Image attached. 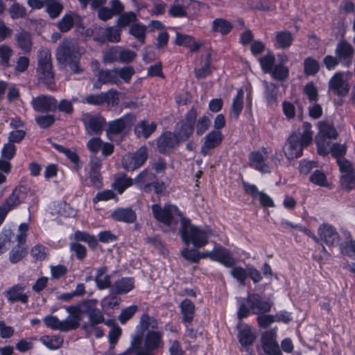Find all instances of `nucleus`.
Wrapping results in <instances>:
<instances>
[{
	"mask_svg": "<svg viewBox=\"0 0 355 355\" xmlns=\"http://www.w3.org/2000/svg\"><path fill=\"white\" fill-rule=\"evenodd\" d=\"M134 67L126 66L112 69V84L120 85L122 82L129 83L135 74Z\"/></svg>",
	"mask_w": 355,
	"mask_h": 355,
	"instance_id": "a878e982",
	"label": "nucleus"
},
{
	"mask_svg": "<svg viewBox=\"0 0 355 355\" xmlns=\"http://www.w3.org/2000/svg\"><path fill=\"white\" fill-rule=\"evenodd\" d=\"M137 311L138 306L137 305H131L121 311L118 317V320L122 324H124L136 313Z\"/></svg>",
	"mask_w": 355,
	"mask_h": 355,
	"instance_id": "680f3d73",
	"label": "nucleus"
},
{
	"mask_svg": "<svg viewBox=\"0 0 355 355\" xmlns=\"http://www.w3.org/2000/svg\"><path fill=\"white\" fill-rule=\"evenodd\" d=\"M17 46L24 53H28L32 50V37L29 32L21 30L15 36Z\"/></svg>",
	"mask_w": 355,
	"mask_h": 355,
	"instance_id": "c85d7f7f",
	"label": "nucleus"
},
{
	"mask_svg": "<svg viewBox=\"0 0 355 355\" xmlns=\"http://www.w3.org/2000/svg\"><path fill=\"white\" fill-rule=\"evenodd\" d=\"M354 53V48L347 40H341L337 44L335 54L345 66L349 67L352 64Z\"/></svg>",
	"mask_w": 355,
	"mask_h": 355,
	"instance_id": "dca6fc26",
	"label": "nucleus"
},
{
	"mask_svg": "<svg viewBox=\"0 0 355 355\" xmlns=\"http://www.w3.org/2000/svg\"><path fill=\"white\" fill-rule=\"evenodd\" d=\"M180 141L175 134L171 132L162 133L157 139V148L162 154L169 153Z\"/></svg>",
	"mask_w": 355,
	"mask_h": 355,
	"instance_id": "aec40b11",
	"label": "nucleus"
},
{
	"mask_svg": "<svg viewBox=\"0 0 355 355\" xmlns=\"http://www.w3.org/2000/svg\"><path fill=\"white\" fill-rule=\"evenodd\" d=\"M26 288V286L24 284H17L6 290L3 294L7 300L11 304L15 302L26 304L29 295L25 292Z\"/></svg>",
	"mask_w": 355,
	"mask_h": 355,
	"instance_id": "6ab92c4d",
	"label": "nucleus"
},
{
	"mask_svg": "<svg viewBox=\"0 0 355 355\" xmlns=\"http://www.w3.org/2000/svg\"><path fill=\"white\" fill-rule=\"evenodd\" d=\"M157 124L155 122L148 123L147 121H139L135 127V133L137 137L148 138L157 129Z\"/></svg>",
	"mask_w": 355,
	"mask_h": 355,
	"instance_id": "7c9ffc66",
	"label": "nucleus"
},
{
	"mask_svg": "<svg viewBox=\"0 0 355 355\" xmlns=\"http://www.w3.org/2000/svg\"><path fill=\"white\" fill-rule=\"evenodd\" d=\"M137 16L133 12H123L119 17L116 24L123 28L130 26L131 24L137 21Z\"/></svg>",
	"mask_w": 355,
	"mask_h": 355,
	"instance_id": "3c124183",
	"label": "nucleus"
},
{
	"mask_svg": "<svg viewBox=\"0 0 355 355\" xmlns=\"http://www.w3.org/2000/svg\"><path fill=\"white\" fill-rule=\"evenodd\" d=\"M37 76L38 80L46 85L54 83L51 53L47 48H41L38 52Z\"/></svg>",
	"mask_w": 355,
	"mask_h": 355,
	"instance_id": "39448f33",
	"label": "nucleus"
},
{
	"mask_svg": "<svg viewBox=\"0 0 355 355\" xmlns=\"http://www.w3.org/2000/svg\"><path fill=\"white\" fill-rule=\"evenodd\" d=\"M262 85L264 89L263 95L267 104L272 105L277 102L279 92L278 86L273 83L266 80H263Z\"/></svg>",
	"mask_w": 355,
	"mask_h": 355,
	"instance_id": "473e14b6",
	"label": "nucleus"
},
{
	"mask_svg": "<svg viewBox=\"0 0 355 355\" xmlns=\"http://www.w3.org/2000/svg\"><path fill=\"white\" fill-rule=\"evenodd\" d=\"M262 70L269 73L275 66V56L272 54H267L259 59Z\"/></svg>",
	"mask_w": 355,
	"mask_h": 355,
	"instance_id": "13d9d810",
	"label": "nucleus"
},
{
	"mask_svg": "<svg viewBox=\"0 0 355 355\" xmlns=\"http://www.w3.org/2000/svg\"><path fill=\"white\" fill-rule=\"evenodd\" d=\"M197 116V110L192 107L185 114L184 119L177 123L175 135L180 141H186L192 135Z\"/></svg>",
	"mask_w": 355,
	"mask_h": 355,
	"instance_id": "6e6552de",
	"label": "nucleus"
},
{
	"mask_svg": "<svg viewBox=\"0 0 355 355\" xmlns=\"http://www.w3.org/2000/svg\"><path fill=\"white\" fill-rule=\"evenodd\" d=\"M193 0H175L171 5L169 14L174 17H182L186 15L187 10Z\"/></svg>",
	"mask_w": 355,
	"mask_h": 355,
	"instance_id": "f704fd0d",
	"label": "nucleus"
},
{
	"mask_svg": "<svg viewBox=\"0 0 355 355\" xmlns=\"http://www.w3.org/2000/svg\"><path fill=\"white\" fill-rule=\"evenodd\" d=\"M97 300H89L83 302V312L89 313V322L83 325V329L87 334L92 333V327L103 321V316L101 312L96 309Z\"/></svg>",
	"mask_w": 355,
	"mask_h": 355,
	"instance_id": "9b49d317",
	"label": "nucleus"
},
{
	"mask_svg": "<svg viewBox=\"0 0 355 355\" xmlns=\"http://www.w3.org/2000/svg\"><path fill=\"white\" fill-rule=\"evenodd\" d=\"M134 180L128 177L125 173H117L114 176V182L112 184V189L121 194L124 191L132 186Z\"/></svg>",
	"mask_w": 355,
	"mask_h": 355,
	"instance_id": "72a5a7b5",
	"label": "nucleus"
},
{
	"mask_svg": "<svg viewBox=\"0 0 355 355\" xmlns=\"http://www.w3.org/2000/svg\"><path fill=\"white\" fill-rule=\"evenodd\" d=\"M137 57V53L130 49L121 46H112V62L117 61L121 63H130Z\"/></svg>",
	"mask_w": 355,
	"mask_h": 355,
	"instance_id": "cd10ccee",
	"label": "nucleus"
},
{
	"mask_svg": "<svg viewBox=\"0 0 355 355\" xmlns=\"http://www.w3.org/2000/svg\"><path fill=\"white\" fill-rule=\"evenodd\" d=\"M112 218L119 221L133 223L137 220V214L130 207H121L112 211Z\"/></svg>",
	"mask_w": 355,
	"mask_h": 355,
	"instance_id": "c756f323",
	"label": "nucleus"
},
{
	"mask_svg": "<svg viewBox=\"0 0 355 355\" xmlns=\"http://www.w3.org/2000/svg\"><path fill=\"white\" fill-rule=\"evenodd\" d=\"M330 139L331 138L320 135L316 136L315 142L318 154L324 156L329 153L331 148L330 146Z\"/></svg>",
	"mask_w": 355,
	"mask_h": 355,
	"instance_id": "49530a36",
	"label": "nucleus"
},
{
	"mask_svg": "<svg viewBox=\"0 0 355 355\" xmlns=\"http://www.w3.org/2000/svg\"><path fill=\"white\" fill-rule=\"evenodd\" d=\"M146 26L135 22L131 24L128 33L137 39L140 44H144L146 42Z\"/></svg>",
	"mask_w": 355,
	"mask_h": 355,
	"instance_id": "ea45409f",
	"label": "nucleus"
},
{
	"mask_svg": "<svg viewBox=\"0 0 355 355\" xmlns=\"http://www.w3.org/2000/svg\"><path fill=\"white\" fill-rule=\"evenodd\" d=\"M162 336L163 333L161 331H148L144 338V350H140L135 355H154V351L164 346Z\"/></svg>",
	"mask_w": 355,
	"mask_h": 355,
	"instance_id": "f8f14e48",
	"label": "nucleus"
},
{
	"mask_svg": "<svg viewBox=\"0 0 355 355\" xmlns=\"http://www.w3.org/2000/svg\"><path fill=\"white\" fill-rule=\"evenodd\" d=\"M40 340L46 347L51 349H58L63 343V339L59 336H44Z\"/></svg>",
	"mask_w": 355,
	"mask_h": 355,
	"instance_id": "8fccbe9b",
	"label": "nucleus"
},
{
	"mask_svg": "<svg viewBox=\"0 0 355 355\" xmlns=\"http://www.w3.org/2000/svg\"><path fill=\"white\" fill-rule=\"evenodd\" d=\"M111 97V90L107 92L101 93L97 95H89L82 100V103H88L89 105H100L105 103H109Z\"/></svg>",
	"mask_w": 355,
	"mask_h": 355,
	"instance_id": "c03bdc74",
	"label": "nucleus"
},
{
	"mask_svg": "<svg viewBox=\"0 0 355 355\" xmlns=\"http://www.w3.org/2000/svg\"><path fill=\"white\" fill-rule=\"evenodd\" d=\"M27 254L26 246L17 245L12 249L9 254V260L12 263H16L21 260Z\"/></svg>",
	"mask_w": 355,
	"mask_h": 355,
	"instance_id": "5fc2aeb1",
	"label": "nucleus"
},
{
	"mask_svg": "<svg viewBox=\"0 0 355 355\" xmlns=\"http://www.w3.org/2000/svg\"><path fill=\"white\" fill-rule=\"evenodd\" d=\"M179 232L184 244L188 245L192 243L197 248L205 246L208 243L209 237L212 235L210 227L194 225L191 224L189 218L184 219L182 227H180Z\"/></svg>",
	"mask_w": 355,
	"mask_h": 355,
	"instance_id": "7ed1b4c3",
	"label": "nucleus"
},
{
	"mask_svg": "<svg viewBox=\"0 0 355 355\" xmlns=\"http://www.w3.org/2000/svg\"><path fill=\"white\" fill-rule=\"evenodd\" d=\"M140 325L144 330L151 328L153 329H157L158 326L157 321L148 314H143L140 318Z\"/></svg>",
	"mask_w": 355,
	"mask_h": 355,
	"instance_id": "e2e57ef3",
	"label": "nucleus"
},
{
	"mask_svg": "<svg viewBox=\"0 0 355 355\" xmlns=\"http://www.w3.org/2000/svg\"><path fill=\"white\" fill-rule=\"evenodd\" d=\"M27 189L25 186L19 185L7 198L0 206V225L3 222L8 213L16 208L26 197Z\"/></svg>",
	"mask_w": 355,
	"mask_h": 355,
	"instance_id": "0eeeda50",
	"label": "nucleus"
},
{
	"mask_svg": "<svg viewBox=\"0 0 355 355\" xmlns=\"http://www.w3.org/2000/svg\"><path fill=\"white\" fill-rule=\"evenodd\" d=\"M80 58V47L74 39L63 40L56 49L55 58L58 62L64 66H69L74 73H79L83 71L79 66Z\"/></svg>",
	"mask_w": 355,
	"mask_h": 355,
	"instance_id": "f03ea898",
	"label": "nucleus"
},
{
	"mask_svg": "<svg viewBox=\"0 0 355 355\" xmlns=\"http://www.w3.org/2000/svg\"><path fill=\"white\" fill-rule=\"evenodd\" d=\"M232 24L223 18H216L212 21L211 31L221 35L228 34L232 29Z\"/></svg>",
	"mask_w": 355,
	"mask_h": 355,
	"instance_id": "a19ab883",
	"label": "nucleus"
},
{
	"mask_svg": "<svg viewBox=\"0 0 355 355\" xmlns=\"http://www.w3.org/2000/svg\"><path fill=\"white\" fill-rule=\"evenodd\" d=\"M31 105L35 111L38 112H49L56 110V99L49 95H40L33 98Z\"/></svg>",
	"mask_w": 355,
	"mask_h": 355,
	"instance_id": "f3484780",
	"label": "nucleus"
},
{
	"mask_svg": "<svg viewBox=\"0 0 355 355\" xmlns=\"http://www.w3.org/2000/svg\"><path fill=\"white\" fill-rule=\"evenodd\" d=\"M340 186L343 189L350 191L355 187V171L343 174L340 177Z\"/></svg>",
	"mask_w": 355,
	"mask_h": 355,
	"instance_id": "4d7b16f0",
	"label": "nucleus"
},
{
	"mask_svg": "<svg viewBox=\"0 0 355 355\" xmlns=\"http://www.w3.org/2000/svg\"><path fill=\"white\" fill-rule=\"evenodd\" d=\"M246 302L252 313L257 315L269 312L272 306V302L270 300H262L257 293L249 295Z\"/></svg>",
	"mask_w": 355,
	"mask_h": 355,
	"instance_id": "a211bd4d",
	"label": "nucleus"
},
{
	"mask_svg": "<svg viewBox=\"0 0 355 355\" xmlns=\"http://www.w3.org/2000/svg\"><path fill=\"white\" fill-rule=\"evenodd\" d=\"M182 322L191 324L195 315V304L189 299H184L180 304Z\"/></svg>",
	"mask_w": 355,
	"mask_h": 355,
	"instance_id": "2f4dec72",
	"label": "nucleus"
},
{
	"mask_svg": "<svg viewBox=\"0 0 355 355\" xmlns=\"http://www.w3.org/2000/svg\"><path fill=\"white\" fill-rule=\"evenodd\" d=\"M318 126L320 130V132L318 135L331 139H336L337 137V131L331 124H329L326 122H319Z\"/></svg>",
	"mask_w": 355,
	"mask_h": 355,
	"instance_id": "6e6d98bb",
	"label": "nucleus"
},
{
	"mask_svg": "<svg viewBox=\"0 0 355 355\" xmlns=\"http://www.w3.org/2000/svg\"><path fill=\"white\" fill-rule=\"evenodd\" d=\"M63 9V6L58 2L51 1L46 3V11L51 18L57 17Z\"/></svg>",
	"mask_w": 355,
	"mask_h": 355,
	"instance_id": "0e129e2a",
	"label": "nucleus"
},
{
	"mask_svg": "<svg viewBox=\"0 0 355 355\" xmlns=\"http://www.w3.org/2000/svg\"><path fill=\"white\" fill-rule=\"evenodd\" d=\"M243 97L244 92L243 89H240L237 91L236 96L233 98L232 103L231 105L230 115L232 116L235 119L239 118V116L241 113L243 108Z\"/></svg>",
	"mask_w": 355,
	"mask_h": 355,
	"instance_id": "4c0bfd02",
	"label": "nucleus"
},
{
	"mask_svg": "<svg viewBox=\"0 0 355 355\" xmlns=\"http://www.w3.org/2000/svg\"><path fill=\"white\" fill-rule=\"evenodd\" d=\"M55 117L53 115H44L35 118L37 125L43 129H46L51 126L55 123Z\"/></svg>",
	"mask_w": 355,
	"mask_h": 355,
	"instance_id": "69168bd1",
	"label": "nucleus"
},
{
	"mask_svg": "<svg viewBox=\"0 0 355 355\" xmlns=\"http://www.w3.org/2000/svg\"><path fill=\"white\" fill-rule=\"evenodd\" d=\"M175 44L178 46L189 47L192 52L198 51L200 47L192 36L179 33L176 34Z\"/></svg>",
	"mask_w": 355,
	"mask_h": 355,
	"instance_id": "e433bc0d",
	"label": "nucleus"
},
{
	"mask_svg": "<svg viewBox=\"0 0 355 355\" xmlns=\"http://www.w3.org/2000/svg\"><path fill=\"white\" fill-rule=\"evenodd\" d=\"M196 123V134L198 136L203 135L210 126L211 121L209 116L203 115L200 116Z\"/></svg>",
	"mask_w": 355,
	"mask_h": 355,
	"instance_id": "052dcab7",
	"label": "nucleus"
},
{
	"mask_svg": "<svg viewBox=\"0 0 355 355\" xmlns=\"http://www.w3.org/2000/svg\"><path fill=\"white\" fill-rule=\"evenodd\" d=\"M14 54L13 49L7 44L0 45V67L3 69L10 68L11 58Z\"/></svg>",
	"mask_w": 355,
	"mask_h": 355,
	"instance_id": "79ce46f5",
	"label": "nucleus"
},
{
	"mask_svg": "<svg viewBox=\"0 0 355 355\" xmlns=\"http://www.w3.org/2000/svg\"><path fill=\"white\" fill-rule=\"evenodd\" d=\"M9 12L12 19L22 18L26 15V9L18 3H14L10 8Z\"/></svg>",
	"mask_w": 355,
	"mask_h": 355,
	"instance_id": "338daca9",
	"label": "nucleus"
},
{
	"mask_svg": "<svg viewBox=\"0 0 355 355\" xmlns=\"http://www.w3.org/2000/svg\"><path fill=\"white\" fill-rule=\"evenodd\" d=\"M74 25L78 28L84 29L83 19L74 12L65 14L58 23V29L62 32H68Z\"/></svg>",
	"mask_w": 355,
	"mask_h": 355,
	"instance_id": "b1692460",
	"label": "nucleus"
},
{
	"mask_svg": "<svg viewBox=\"0 0 355 355\" xmlns=\"http://www.w3.org/2000/svg\"><path fill=\"white\" fill-rule=\"evenodd\" d=\"M310 181L319 186L327 185V178L323 172L320 170H315L309 177Z\"/></svg>",
	"mask_w": 355,
	"mask_h": 355,
	"instance_id": "774afa93",
	"label": "nucleus"
},
{
	"mask_svg": "<svg viewBox=\"0 0 355 355\" xmlns=\"http://www.w3.org/2000/svg\"><path fill=\"white\" fill-rule=\"evenodd\" d=\"M277 333L272 329L265 331L261 338L262 348L267 355H283L276 340Z\"/></svg>",
	"mask_w": 355,
	"mask_h": 355,
	"instance_id": "2eb2a0df",
	"label": "nucleus"
},
{
	"mask_svg": "<svg viewBox=\"0 0 355 355\" xmlns=\"http://www.w3.org/2000/svg\"><path fill=\"white\" fill-rule=\"evenodd\" d=\"M96 285L100 289L109 288L111 284L110 277L105 274V269L100 268L97 270V275L95 277Z\"/></svg>",
	"mask_w": 355,
	"mask_h": 355,
	"instance_id": "603ef678",
	"label": "nucleus"
},
{
	"mask_svg": "<svg viewBox=\"0 0 355 355\" xmlns=\"http://www.w3.org/2000/svg\"><path fill=\"white\" fill-rule=\"evenodd\" d=\"M135 281L132 277H123L114 283V291L118 294H125L134 288Z\"/></svg>",
	"mask_w": 355,
	"mask_h": 355,
	"instance_id": "37998d69",
	"label": "nucleus"
},
{
	"mask_svg": "<svg viewBox=\"0 0 355 355\" xmlns=\"http://www.w3.org/2000/svg\"><path fill=\"white\" fill-rule=\"evenodd\" d=\"M230 275L236 279L241 285H245V280L248 278V266L246 268L242 266L232 267Z\"/></svg>",
	"mask_w": 355,
	"mask_h": 355,
	"instance_id": "864d4df0",
	"label": "nucleus"
},
{
	"mask_svg": "<svg viewBox=\"0 0 355 355\" xmlns=\"http://www.w3.org/2000/svg\"><path fill=\"white\" fill-rule=\"evenodd\" d=\"M223 134L218 130H212L209 132L204 138L205 141L200 148V153L205 156L210 150L214 149L220 145L223 141Z\"/></svg>",
	"mask_w": 355,
	"mask_h": 355,
	"instance_id": "5701e85b",
	"label": "nucleus"
},
{
	"mask_svg": "<svg viewBox=\"0 0 355 355\" xmlns=\"http://www.w3.org/2000/svg\"><path fill=\"white\" fill-rule=\"evenodd\" d=\"M151 209L153 216L165 227V231L175 232L179 222H180V227H182L184 219H188L174 205L169 204L162 207L158 204H154L151 206Z\"/></svg>",
	"mask_w": 355,
	"mask_h": 355,
	"instance_id": "20e7f679",
	"label": "nucleus"
},
{
	"mask_svg": "<svg viewBox=\"0 0 355 355\" xmlns=\"http://www.w3.org/2000/svg\"><path fill=\"white\" fill-rule=\"evenodd\" d=\"M80 320L77 316H69L64 320L60 321L55 316L48 315L44 318V322L46 327L52 329L69 331L79 327Z\"/></svg>",
	"mask_w": 355,
	"mask_h": 355,
	"instance_id": "9d476101",
	"label": "nucleus"
},
{
	"mask_svg": "<svg viewBox=\"0 0 355 355\" xmlns=\"http://www.w3.org/2000/svg\"><path fill=\"white\" fill-rule=\"evenodd\" d=\"M349 91V85L343 72H336L329 80L328 92L338 96H345Z\"/></svg>",
	"mask_w": 355,
	"mask_h": 355,
	"instance_id": "4468645a",
	"label": "nucleus"
},
{
	"mask_svg": "<svg viewBox=\"0 0 355 355\" xmlns=\"http://www.w3.org/2000/svg\"><path fill=\"white\" fill-rule=\"evenodd\" d=\"M214 257V261L220 263L227 268H232L236 263L231 251L222 246L215 248Z\"/></svg>",
	"mask_w": 355,
	"mask_h": 355,
	"instance_id": "bb28decb",
	"label": "nucleus"
},
{
	"mask_svg": "<svg viewBox=\"0 0 355 355\" xmlns=\"http://www.w3.org/2000/svg\"><path fill=\"white\" fill-rule=\"evenodd\" d=\"M311 128L310 123L304 122L302 131H295L287 138L283 147V152L288 160L300 157L303 150L312 143L313 132Z\"/></svg>",
	"mask_w": 355,
	"mask_h": 355,
	"instance_id": "f257e3e1",
	"label": "nucleus"
},
{
	"mask_svg": "<svg viewBox=\"0 0 355 355\" xmlns=\"http://www.w3.org/2000/svg\"><path fill=\"white\" fill-rule=\"evenodd\" d=\"M268 151L262 147L261 151H252L249 154V166L262 173L271 172L272 167L266 162Z\"/></svg>",
	"mask_w": 355,
	"mask_h": 355,
	"instance_id": "ddd939ff",
	"label": "nucleus"
},
{
	"mask_svg": "<svg viewBox=\"0 0 355 355\" xmlns=\"http://www.w3.org/2000/svg\"><path fill=\"white\" fill-rule=\"evenodd\" d=\"M96 37L95 40L104 43L111 42V28L95 27Z\"/></svg>",
	"mask_w": 355,
	"mask_h": 355,
	"instance_id": "bf43d9fd",
	"label": "nucleus"
},
{
	"mask_svg": "<svg viewBox=\"0 0 355 355\" xmlns=\"http://www.w3.org/2000/svg\"><path fill=\"white\" fill-rule=\"evenodd\" d=\"M83 121L87 134L90 135L101 134L105 125L103 118L90 114H84Z\"/></svg>",
	"mask_w": 355,
	"mask_h": 355,
	"instance_id": "4be33fe9",
	"label": "nucleus"
},
{
	"mask_svg": "<svg viewBox=\"0 0 355 355\" xmlns=\"http://www.w3.org/2000/svg\"><path fill=\"white\" fill-rule=\"evenodd\" d=\"M320 239L323 241L329 246L338 245L340 236L336 230L331 225L323 223L318 230Z\"/></svg>",
	"mask_w": 355,
	"mask_h": 355,
	"instance_id": "412c9836",
	"label": "nucleus"
},
{
	"mask_svg": "<svg viewBox=\"0 0 355 355\" xmlns=\"http://www.w3.org/2000/svg\"><path fill=\"white\" fill-rule=\"evenodd\" d=\"M344 235L346 241L343 242L340 245L341 253L355 259V241L352 239L351 234L349 232H344Z\"/></svg>",
	"mask_w": 355,
	"mask_h": 355,
	"instance_id": "58836bf2",
	"label": "nucleus"
},
{
	"mask_svg": "<svg viewBox=\"0 0 355 355\" xmlns=\"http://www.w3.org/2000/svg\"><path fill=\"white\" fill-rule=\"evenodd\" d=\"M320 69L318 62L311 57H309L304 60V71L306 75L314 76Z\"/></svg>",
	"mask_w": 355,
	"mask_h": 355,
	"instance_id": "09e8293b",
	"label": "nucleus"
},
{
	"mask_svg": "<svg viewBox=\"0 0 355 355\" xmlns=\"http://www.w3.org/2000/svg\"><path fill=\"white\" fill-rule=\"evenodd\" d=\"M134 116L126 114L123 117L112 121V141H114L113 135L120 134L125 135L133 124Z\"/></svg>",
	"mask_w": 355,
	"mask_h": 355,
	"instance_id": "393cba45",
	"label": "nucleus"
},
{
	"mask_svg": "<svg viewBox=\"0 0 355 355\" xmlns=\"http://www.w3.org/2000/svg\"><path fill=\"white\" fill-rule=\"evenodd\" d=\"M293 42V37L291 32L288 31L276 32L274 44L277 49H288Z\"/></svg>",
	"mask_w": 355,
	"mask_h": 355,
	"instance_id": "c9c22d12",
	"label": "nucleus"
},
{
	"mask_svg": "<svg viewBox=\"0 0 355 355\" xmlns=\"http://www.w3.org/2000/svg\"><path fill=\"white\" fill-rule=\"evenodd\" d=\"M148 157V148L141 146L135 152L128 153L122 158V166L128 171H133L141 167Z\"/></svg>",
	"mask_w": 355,
	"mask_h": 355,
	"instance_id": "1a4fd4ad",
	"label": "nucleus"
},
{
	"mask_svg": "<svg viewBox=\"0 0 355 355\" xmlns=\"http://www.w3.org/2000/svg\"><path fill=\"white\" fill-rule=\"evenodd\" d=\"M239 343L242 346L248 347L252 345L256 339L255 335L249 326H245L240 329L238 334Z\"/></svg>",
	"mask_w": 355,
	"mask_h": 355,
	"instance_id": "a18cd8bd",
	"label": "nucleus"
},
{
	"mask_svg": "<svg viewBox=\"0 0 355 355\" xmlns=\"http://www.w3.org/2000/svg\"><path fill=\"white\" fill-rule=\"evenodd\" d=\"M134 181L137 187L145 193H150L153 190L157 194H160L164 190V182L159 181L157 175L149 168L140 172Z\"/></svg>",
	"mask_w": 355,
	"mask_h": 355,
	"instance_id": "423d86ee",
	"label": "nucleus"
},
{
	"mask_svg": "<svg viewBox=\"0 0 355 355\" xmlns=\"http://www.w3.org/2000/svg\"><path fill=\"white\" fill-rule=\"evenodd\" d=\"M273 79L279 81H283L286 80L289 75V70L286 66L282 64H275L269 73Z\"/></svg>",
	"mask_w": 355,
	"mask_h": 355,
	"instance_id": "de8ad7c7",
	"label": "nucleus"
}]
</instances>
